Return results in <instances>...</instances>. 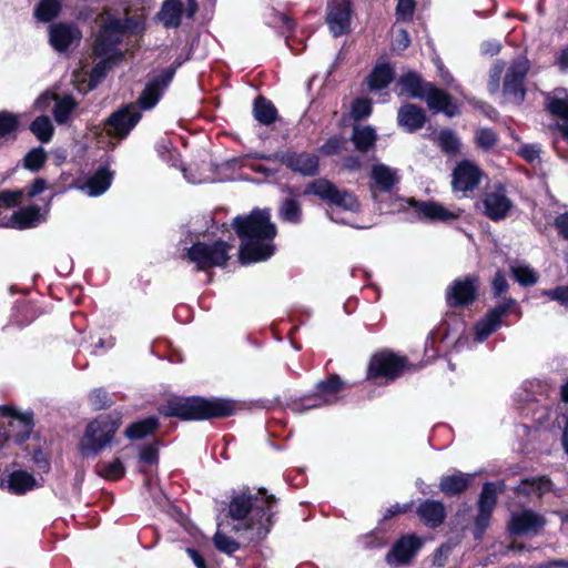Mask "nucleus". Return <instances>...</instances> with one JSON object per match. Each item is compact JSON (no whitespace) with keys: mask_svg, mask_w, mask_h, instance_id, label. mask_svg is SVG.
Returning a JSON list of instances; mask_svg holds the SVG:
<instances>
[{"mask_svg":"<svg viewBox=\"0 0 568 568\" xmlns=\"http://www.w3.org/2000/svg\"><path fill=\"white\" fill-rule=\"evenodd\" d=\"M232 225L242 241V264L265 261L274 254L273 240L276 236V226L271 222L270 210L255 209L248 215L236 216Z\"/></svg>","mask_w":568,"mask_h":568,"instance_id":"f257e3e1","label":"nucleus"},{"mask_svg":"<svg viewBox=\"0 0 568 568\" xmlns=\"http://www.w3.org/2000/svg\"><path fill=\"white\" fill-rule=\"evenodd\" d=\"M275 503V497L268 496L265 489H260L255 495L243 491L234 496L229 505L230 517L237 521L234 530L244 531L251 541L265 538L273 525Z\"/></svg>","mask_w":568,"mask_h":568,"instance_id":"f03ea898","label":"nucleus"},{"mask_svg":"<svg viewBox=\"0 0 568 568\" xmlns=\"http://www.w3.org/2000/svg\"><path fill=\"white\" fill-rule=\"evenodd\" d=\"M174 73V68L162 70L159 74L150 79L136 104L131 103L113 112L106 122L108 134L124 139L140 121V109L150 110L159 102L163 91L172 81Z\"/></svg>","mask_w":568,"mask_h":568,"instance_id":"7ed1b4c3","label":"nucleus"},{"mask_svg":"<svg viewBox=\"0 0 568 568\" xmlns=\"http://www.w3.org/2000/svg\"><path fill=\"white\" fill-rule=\"evenodd\" d=\"M133 28L132 19H119L108 17L97 34L93 54L100 61L93 67L90 74V89H94L98 83L106 75L119 61L123 58V52L119 48L126 30Z\"/></svg>","mask_w":568,"mask_h":568,"instance_id":"20e7f679","label":"nucleus"},{"mask_svg":"<svg viewBox=\"0 0 568 568\" xmlns=\"http://www.w3.org/2000/svg\"><path fill=\"white\" fill-rule=\"evenodd\" d=\"M235 410L236 404L230 399L202 397H174L159 408L164 416L185 420L223 418L233 415Z\"/></svg>","mask_w":568,"mask_h":568,"instance_id":"39448f33","label":"nucleus"},{"mask_svg":"<svg viewBox=\"0 0 568 568\" xmlns=\"http://www.w3.org/2000/svg\"><path fill=\"white\" fill-rule=\"evenodd\" d=\"M120 426V420L110 415H101L91 422L80 442L83 456H97L113 438Z\"/></svg>","mask_w":568,"mask_h":568,"instance_id":"423d86ee","label":"nucleus"},{"mask_svg":"<svg viewBox=\"0 0 568 568\" xmlns=\"http://www.w3.org/2000/svg\"><path fill=\"white\" fill-rule=\"evenodd\" d=\"M305 194H314L323 201L349 212H358L361 204L351 191L338 189L326 179H316L307 184Z\"/></svg>","mask_w":568,"mask_h":568,"instance_id":"0eeeda50","label":"nucleus"},{"mask_svg":"<svg viewBox=\"0 0 568 568\" xmlns=\"http://www.w3.org/2000/svg\"><path fill=\"white\" fill-rule=\"evenodd\" d=\"M231 245L224 241H216L212 245L197 242L186 252L189 262L194 263L199 271L215 266H224L229 260Z\"/></svg>","mask_w":568,"mask_h":568,"instance_id":"6e6552de","label":"nucleus"},{"mask_svg":"<svg viewBox=\"0 0 568 568\" xmlns=\"http://www.w3.org/2000/svg\"><path fill=\"white\" fill-rule=\"evenodd\" d=\"M528 59L519 57L508 67L503 87V94L506 102L520 105L526 97L525 79L529 71Z\"/></svg>","mask_w":568,"mask_h":568,"instance_id":"1a4fd4ad","label":"nucleus"},{"mask_svg":"<svg viewBox=\"0 0 568 568\" xmlns=\"http://www.w3.org/2000/svg\"><path fill=\"white\" fill-rule=\"evenodd\" d=\"M485 215L491 221L505 220L514 204L501 183L488 185L481 196Z\"/></svg>","mask_w":568,"mask_h":568,"instance_id":"9d476101","label":"nucleus"},{"mask_svg":"<svg viewBox=\"0 0 568 568\" xmlns=\"http://www.w3.org/2000/svg\"><path fill=\"white\" fill-rule=\"evenodd\" d=\"M405 359L389 352L375 354L368 366V378H396L404 369Z\"/></svg>","mask_w":568,"mask_h":568,"instance_id":"9b49d317","label":"nucleus"},{"mask_svg":"<svg viewBox=\"0 0 568 568\" xmlns=\"http://www.w3.org/2000/svg\"><path fill=\"white\" fill-rule=\"evenodd\" d=\"M546 518L531 509L513 513L508 523V530L511 535L536 536L545 528Z\"/></svg>","mask_w":568,"mask_h":568,"instance_id":"f8f14e48","label":"nucleus"},{"mask_svg":"<svg viewBox=\"0 0 568 568\" xmlns=\"http://www.w3.org/2000/svg\"><path fill=\"white\" fill-rule=\"evenodd\" d=\"M81 39L82 32L74 23L58 22L49 27V42L58 52L78 47Z\"/></svg>","mask_w":568,"mask_h":568,"instance_id":"ddd939ff","label":"nucleus"},{"mask_svg":"<svg viewBox=\"0 0 568 568\" xmlns=\"http://www.w3.org/2000/svg\"><path fill=\"white\" fill-rule=\"evenodd\" d=\"M478 277L468 276L464 280H456L446 291L447 304L452 307L471 304L476 298Z\"/></svg>","mask_w":568,"mask_h":568,"instance_id":"4468645a","label":"nucleus"},{"mask_svg":"<svg viewBox=\"0 0 568 568\" xmlns=\"http://www.w3.org/2000/svg\"><path fill=\"white\" fill-rule=\"evenodd\" d=\"M423 545V540L415 535H407L395 542L386 555V561L392 567L408 565Z\"/></svg>","mask_w":568,"mask_h":568,"instance_id":"2eb2a0df","label":"nucleus"},{"mask_svg":"<svg viewBox=\"0 0 568 568\" xmlns=\"http://www.w3.org/2000/svg\"><path fill=\"white\" fill-rule=\"evenodd\" d=\"M351 3L348 0H332L327 4L326 22L334 37L346 33L351 23Z\"/></svg>","mask_w":568,"mask_h":568,"instance_id":"dca6fc26","label":"nucleus"},{"mask_svg":"<svg viewBox=\"0 0 568 568\" xmlns=\"http://www.w3.org/2000/svg\"><path fill=\"white\" fill-rule=\"evenodd\" d=\"M343 386L344 383L338 376L334 375L328 377L326 381L318 383L315 396L306 398L303 408L311 409L336 403L338 400V393L342 390Z\"/></svg>","mask_w":568,"mask_h":568,"instance_id":"f3484780","label":"nucleus"},{"mask_svg":"<svg viewBox=\"0 0 568 568\" xmlns=\"http://www.w3.org/2000/svg\"><path fill=\"white\" fill-rule=\"evenodd\" d=\"M483 172L470 161H462L457 164L453 173V189L459 192L473 191L481 180Z\"/></svg>","mask_w":568,"mask_h":568,"instance_id":"a211bd4d","label":"nucleus"},{"mask_svg":"<svg viewBox=\"0 0 568 568\" xmlns=\"http://www.w3.org/2000/svg\"><path fill=\"white\" fill-rule=\"evenodd\" d=\"M0 410L3 416L11 418L9 422V436L18 444L24 442L33 428L31 414H20L9 406L0 407Z\"/></svg>","mask_w":568,"mask_h":568,"instance_id":"6ab92c4d","label":"nucleus"},{"mask_svg":"<svg viewBox=\"0 0 568 568\" xmlns=\"http://www.w3.org/2000/svg\"><path fill=\"white\" fill-rule=\"evenodd\" d=\"M371 191L375 196L376 191L378 192H390L392 189L399 182L398 171L383 163H376L371 170Z\"/></svg>","mask_w":568,"mask_h":568,"instance_id":"aec40b11","label":"nucleus"},{"mask_svg":"<svg viewBox=\"0 0 568 568\" xmlns=\"http://www.w3.org/2000/svg\"><path fill=\"white\" fill-rule=\"evenodd\" d=\"M513 300L491 310L483 320L477 322L475 326V337L477 342L485 341L490 334L496 332L501 325V318L506 316L510 310Z\"/></svg>","mask_w":568,"mask_h":568,"instance_id":"412c9836","label":"nucleus"},{"mask_svg":"<svg viewBox=\"0 0 568 568\" xmlns=\"http://www.w3.org/2000/svg\"><path fill=\"white\" fill-rule=\"evenodd\" d=\"M407 203L415 210L419 219L429 221H448L458 217V213H455L434 201H416L414 199H409Z\"/></svg>","mask_w":568,"mask_h":568,"instance_id":"4be33fe9","label":"nucleus"},{"mask_svg":"<svg viewBox=\"0 0 568 568\" xmlns=\"http://www.w3.org/2000/svg\"><path fill=\"white\" fill-rule=\"evenodd\" d=\"M419 519L428 527L439 526L446 516L445 506L438 500L427 499L420 503L416 510Z\"/></svg>","mask_w":568,"mask_h":568,"instance_id":"5701e85b","label":"nucleus"},{"mask_svg":"<svg viewBox=\"0 0 568 568\" xmlns=\"http://www.w3.org/2000/svg\"><path fill=\"white\" fill-rule=\"evenodd\" d=\"M424 99H426L430 110L444 112L448 116H454L458 113V108L452 102L449 95L443 90L436 89L432 83Z\"/></svg>","mask_w":568,"mask_h":568,"instance_id":"b1692460","label":"nucleus"},{"mask_svg":"<svg viewBox=\"0 0 568 568\" xmlns=\"http://www.w3.org/2000/svg\"><path fill=\"white\" fill-rule=\"evenodd\" d=\"M285 164L303 175H315L318 172V158L312 153H293L286 156Z\"/></svg>","mask_w":568,"mask_h":568,"instance_id":"393cba45","label":"nucleus"},{"mask_svg":"<svg viewBox=\"0 0 568 568\" xmlns=\"http://www.w3.org/2000/svg\"><path fill=\"white\" fill-rule=\"evenodd\" d=\"M397 120L406 131L415 132L424 125L426 116L423 109L414 104H405L399 109Z\"/></svg>","mask_w":568,"mask_h":568,"instance_id":"a878e982","label":"nucleus"},{"mask_svg":"<svg viewBox=\"0 0 568 568\" xmlns=\"http://www.w3.org/2000/svg\"><path fill=\"white\" fill-rule=\"evenodd\" d=\"M400 95L412 98H424L427 90H429V82H425L420 77L414 72H408L402 75L397 82Z\"/></svg>","mask_w":568,"mask_h":568,"instance_id":"bb28decb","label":"nucleus"},{"mask_svg":"<svg viewBox=\"0 0 568 568\" xmlns=\"http://www.w3.org/2000/svg\"><path fill=\"white\" fill-rule=\"evenodd\" d=\"M551 490V481L548 477H527L524 478L515 488V493L524 496L542 497Z\"/></svg>","mask_w":568,"mask_h":568,"instance_id":"cd10ccee","label":"nucleus"},{"mask_svg":"<svg viewBox=\"0 0 568 568\" xmlns=\"http://www.w3.org/2000/svg\"><path fill=\"white\" fill-rule=\"evenodd\" d=\"M112 179V172L105 168H100L81 189L90 196H99L110 187Z\"/></svg>","mask_w":568,"mask_h":568,"instance_id":"c85d7f7f","label":"nucleus"},{"mask_svg":"<svg viewBox=\"0 0 568 568\" xmlns=\"http://www.w3.org/2000/svg\"><path fill=\"white\" fill-rule=\"evenodd\" d=\"M473 475L455 471L450 475L443 476L439 483V489L446 495H459L469 485Z\"/></svg>","mask_w":568,"mask_h":568,"instance_id":"c756f323","label":"nucleus"},{"mask_svg":"<svg viewBox=\"0 0 568 568\" xmlns=\"http://www.w3.org/2000/svg\"><path fill=\"white\" fill-rule=\"evenodd\" d=\"M547 109L562 120H568V91L559 88L547 95Z\"/></svg>","mask_w":568,"mask_h":568,"instance_id":"7c9ffc66","label":"nucleus"},{"mask_svg":"<svg viewBox=\"0 0 568 568\" xmlns=\"http://www.w3.org/2000/svg\"><path fill=\"white\" fill-rule=\"evenodd\" d=\"M44 220L40 209L36 205L22 207L14 212L12 215V222L19 229L34 227Z\"/></svg>","mask_w":568,"mask_h":568,"instance_id":"2f4dec72","label":"nucleus"},{"mask_svg":"<svg viewBox=\"0 0 568 568\" xmlns=\"http://www.w3.org/2000/svg\"><path fill=\"white\" fill-rule=\"evenodd\" d=\"M184 6L180 0H166L160 11V19L166 28H176L181 23Z\"/></svg>","mask_w":568,"mask_h":568,"instance_id":"473e14b6","label":"nucleus"},{"mask_svg":"<svg viewBox=\"0 0 568 568\" xmlns=\"http://www.w3.org/2000/svg\"><path fill=\"white\" fill-rule=\"evenodd\" d=\"M37 486L34 477L23 470H17L9 475L8 488L11 493L21 495Z\"/></svg>","mask_w":568,"mask_h":568,"instance_id":"72a5a7b5","label":"nucleus"},{"mask_svg":"<svg viewBox=\"0 0 568 568\" xmlns=\"http://www.w3.org/2000/svg\"><path fill=\"white\" fill-rule=\"evenodd\" d=\"M352 141L357 151L367 152L375 145V130L368 125H355L353 129Z\"/></svg>","mask_w":568,"mask_h":568,"instance_id":"f704fd0d","label":"nucleus"},{"mask_svg":"<svg viewBox=\"0 0 568 568\" xmlns=\"http://www.w3.org/2000/svg\"><path fill=\"white\" fill-rule=\"evenodd\" d=\"M394 72L388 64H378L374 68L368 77V87L373 90L386 88L393 80Z\"/></svg>","mask_w":568,"mask_h":568,"instance_id":"c9c22d12","label":"nucleus"},{"mask_svg":"<svg viewBox=\"0 0 568 568\" xmlns=\"http://www.w3.org/2000/svg\"><path fill=\"white\" fill-rule=\"evenodd\" d=\"M159 426V419L155 416L148 417L145 419L131 424L125 429V435L130 439H141L149 434L153 433Z\"/></svg>","mask_w":568,"mask_h":568,"instance_id":"e433bc0d","label":"nucleus"},{"mask_svg":"<svg viewBox=\"0 0 568 568\" xmlns=\"http://www.w3.org/2000/svg\"><path fill=\"white\" fill-rule=\"evenodd\" d=\"M253 111L255 119L264 125H270L276 120L277 112L274 104L263 97L255 100Z\"/></svg>","mask_w":568,"mask_h":568,"instance_id":"4c0bfd02","label":"nucleus"},{"mask_svg":"<svg viewBox=\"0 0 568 568\" xmlns=\"http://www.w3.org/2000/svg\"><path fill=\"white\" fill-rule=\"evenodd\" d=\"M97 473L109 480H118L124 476L125 467L119 458L109 462H100L97 465Z\"/></svg>","mask_w":568,"mask_h":568,"instance_id":"58836bf2","label":"nucleus"},{"mask_svg":"<svg viewBox=\"0 0 568 568\" xmlns=\"http://www.w3.org/2000/svg\"><path fill=\"white\" fill-rule=\"evenodd\" d=\"M61 10L59 0H41L34 10L38 20L49 22L54 19Z\"/></svg>","mask_w":568,"mask_h":568,"instance_id":"ea45409f","label":"nucleus"},{"mask_svg":"<svg viewBox=\"0 0 568 568\" xmlns=\"http://www.w3.org/2000/svg\"><path fill=\"white\" fill-rule=\"evenodd\" d=\"M30 130L42 143L49 142L53 135V125L45 115L38 116L31 123Z\"/></svg>","mask_w":568,"mask_h":568,"instance_id":"a19ab883","label":"nucleus"},{"mask_svg":"<svg viewBox=\"0 0 568 568\" xmlns=\"http://www.w3.org/2000/svg\"><path fill=\"white\" fill-rule=\"evenodd\" d=\"M510 272L515 280L524 286H530L534 285L537 280V273L531 268L530 266L526 264H515L511 265Z\"/></svg>","mask_w":568,"mask_h":568,"instance_id":"79ce46f5","label":"nucleus"},{"mask_svg":"<svg viewBox=\"0 0 568 568\" xmlns=\"http://www.w3.org/2000/svg\"><path fill=\"white\" fill-rule=\"evenodd\" d=\"M74 108L75 102L69 95L57 100L53 109L54 120L58 123H65Z\"/></svg>","mask_w":568,"mask_h":568,"instance_id":"37998d69","label":"nucleus"},{"mask_svg":"<svg viewBox=\"0 0 568 568\" xmlns=\"http://www.w3.org/2000/svg\"><path fill=\"white\" fill-rule=\"evenodd\" d=\"M47 161V153L42 148H33L23 158V166L32 172L39 171Z\"/></svg>","mask_w":568,"mask_h":568,"instance_id":"c03bdc74","label":"nucleus"},{"mask_svg":"<svg viewBox=\"0 0 568 568\" xmlns=\"http://www.w3.org/2000/svg\"><path fill=\"white\" fill-rule=\"evenodd\" d=\"M497 501V489L495 484L493 483H486L483 487L481 494L479 496L478 500V509L494 510Z\"/></svg>","mask_w":568,"mask_h":568,"instance_id":"a18cd8bd","label":"nucleus"},{"mask_svg":"<svg viewBox=\"0 0 568 568\" xmlns=\"http://www.w3.org/2000/svg\"><path fill=\"white\" fill-rule=\"evenodd\" d=\"M280 215L286 222L298 223L302 215L301 206L297 201L287 199L281 206Z\"/></svg>","mask_w":568,"mask_h":568,"instance_id":"49530a36","label":"nucleus"},{"mask_svg":"<svg viewBox=\"0 0 568 568\" xmlns=\"http://www.w3.org/2000/svg\"><path fill=\"white\" fill-rule=\"evenodd\" d=\"M438 145L446 153H455L459 149V140L450 130H443L437 136Z\"/></svg>","mask_w":568,"mask_h":568,"instance_id":"de8ad7c7","label":"nucleus"},{"mask_svg":"<svg viewBox=\"0 0 568 568\" xmlns=\"http://www.w3.org/2000/svg\"><path fill=\"white\" fill-rule=\"evenodd\" d=\"M476 144L483 150L493 149L498 141L497 134L487 128H481L476 131L475 134Z\"/></svg>","mask_w":568,"mask_h":568,"instance_id":"09e8293b","label":"nucleus"},{"mask_svg":"<svg viewBox=\"0 0 568 568\" xmlns=\"http://www.w3.org/2000/svg\"><path fill=\"white\" fill-rule=\"evenodd\" d=\"M505 71V63L500 60L495 61L490 69L489 80H488V90L491 94H495L499 91L500 88V79Z\"/></svg>","mask_w":568,"mask_h":568,"instance_id":"8fccbe9b","label":"nucleus"},{"mask_svg":"<svg viewBox=\"0 0 568 568\" xmlns=\"http://www.w3.org/2000/svg\"><path fill=\"white\" fill-rule=\"evenodd\" d=\"M89 402L90 405L98 410L104 409L113 403L108 392L104 390L103 388L93 389L89 395Z\"/></svg>","mask_w":568,"mask_h":568,"instance_id":"3c124183","label":"nucleus"},{"mask_svg":"<svg viewBox=\"0 0 568 568\" xmlns=\"http://www.w3.org/2000/svg\"><path fill=\"white\" fill-rule=\"evenodd\" d=\"M214 546L222 552L233 554L239 549V544L223 532L216 531L213 537Z\"/></svg>","mask_w":568,"mask_h":568,"instance_id":"603ef678","label":"nucleus"},{"mask_svg":"<svg viewBox=\"0 0 568 568\" xmlns=\"http://www.w3.org/2000/svg\"><path fill=\"white\" fill-rule=\"evenodd\" d=\"M372 113V103L367 99H357L352 105V116L355 120L367 118Z\"/></svg>","mask_w":568,"mask_h":568,"instance_id":"864d4df0","label":"nucleus"},{"mask_svg":"<svg viewBox=\"0 0 568 568\" xmlns=\"http://www.w3.org/2000/svg\"><path fill=\"white\" fill-rule=\"evenodd\" d=\"M18 119L9 112H0V136H4L16 131Z\"/></svg>","mask_w":568,"mask_h":568,"instance_id":"5fc2aeb1","label":"nucleus"},{"mask_svg":"<svg viewBox=\"0 0 568 568\" xmlns=\"http://www.w3.org/2000/svg\"><path fill=\"white\" fill-rule=\"evenodd\" d=\"M24 190H4L0 193V203L6 207H12L20 204Z\"/></svg>","mask_w":568,"mask_h":568,"instance_id":"6e6d98bb","label":"nucleus"},{"mask_svg":"<svg viewBox=\"0 0 568 568\" xmlns=\"http://www.w3.org/2000/svg\"><path fill=\"white\" fill-rule=\"evenodd\" d=\"M491 514H493L491 511L478 509V515L476 518L475 530H474L475 537L477 539H479L481 537V535L488 527Z\"/></svg>","mask_w":568,"mask_h":568,"instance_id":"4d7b16f0","label":"nucleus"},{"mask_svg":"<svg viewBox=\"0 0 568 568\" xmlns=\"http://www.w3.org/2000/svg\"><path fill=\"white\" fill-rule=\"evenodd\" d=\"M393 49L397 51L405 50L410 43L409 36L406 30L398 29L393 33Z\"/></svg>","mask_w":568,"mask_h":568,"instance_id":"13d9d810","label":"nucleus"},{"mask_svg":"<svg viewBox=\"0 0 568 568\" xmlns=\"http://www.w3.org/2000/svg\"><path fill=\"white\" fill-rule=\"evenodd\" d=\"M545 294L568 308V286H558L554 290L546 291Z\"/></svg>","mask_w":568,"mask_h":568,"instance_id":"bf43d9fd","label":"nucleus"},{"mask_svg":"<svg viewBox=\"0 0 568 568\" xmlns=\"http://www.w3.org/2000/svg\"><path fill=\"white\" fill-rule=\"evenodd\" d=\"M414 9V0H397L396 13L400 19H409L413 16Z\"/></svg>","mask_w":568,"mask_h":568,"instance_id":"052dcab7","label":"nucleus"},{"mask_svg":"<svg viewBox=\"0 0 568 568\" xmlns=\"http://www.w3.org/2000/svg\"><path fill=\"white\" fill-rule=\"evenodd\" d=\"M344 143L342 138L334 136L321 146V151L326 155L336 154L342 150Z\"/></svg>","mask_w":568,"mask_h":568,"instance_id":"680f3d73","label":"nucleus"},{"mask_svg":"<svg viewBox=\"0 0 568 568\" xmlns=\"http://www.w3.org/2000/svg\"><path fill=\"white\" fill-rule=\"evenodd\" d=\"M554 226L557 229L558 234L568 240V212L558 214L554 220Z\"/></svg>","mask_w":568,"mask_h":568,"instance_id":"e2e57ef3","label":"nucleus"},{"mask_svg":"<svg viewBox=\"0 0 568 568\" xmlns=\"http://www.w3.org/2000/svg\"><path fill=\"white\" fill-rule=\"evenodd\" d=\"M508 290L507 280L501 271H497L493 280V291L496 296H500Z\"/></svg>","mask_w":568,"mask_h":568,"instance_id":"0e129e2a","label":"nucleus"},{"mask_svg":"<svg viewBox=\"0 0 568 568\" xmlns=\"http://www.w3.org/2000/svg\"><path fill=\"white\" fill-rule=\"evenodd\" d=\"M47 187V181L44 179H36L33 181V183L31 185H29L28 187L23 189L24 190V194L27 193V195L29 197H33L40 193H42Z\"/></svg>","mask_w":568,"mask_h":568,"instance_id":"69168bd1","label":"nucleus"},{"mask_svg":"<svg viewBox=\"0 0 568 568\" xmlns=\"http://www.w3.org/2000/svg\"><path fill=\"white\" fill-rule=\"evenodd\" d=\"M450 552V546L442 545L435 556H434V565L437 567H443L446 564L447 557Z\"/></svg>","mask_w":568,"mask_h":568,"instance_id":"338daca9","label":"nucleus"},{"mask_svg":"<svg viewBox=\"0 0 568 568\" xmlns=\"http://www.w3.org/2000/svg\"><path fill=\"white\" fill-rule=\"evenodd\" d=\"M540 150L537 145H524L520 154L529 162H534L539 158Z\"/></svg>","mask_w":568,"mask_h":568,"instance_id":"774afa93","label":"nucleus"}]
</instances>
